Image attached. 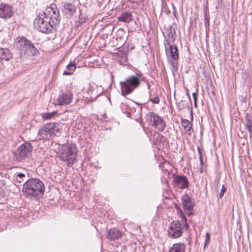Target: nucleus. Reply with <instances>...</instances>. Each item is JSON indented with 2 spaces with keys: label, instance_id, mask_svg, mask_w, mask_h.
<instances>
[{
  "label": "nucleus",
  "instance_id": "1",
  "mask_svg": "<svg viewBox=\"0 0 252 252\" xmlns=\"http://www.w3.org/2000/svg\"><path fill=\"white\" fill-rule=\"evenodd\" d=\"M44 191V185L38 179H30L23 185V194L31 200H36L41 198L43 196Z\"/></svg>",
  "mask_w": 252,
  "mask_h": 252
},
{
  "label": "nucleus",
  "instance_id": "2",
  "mask_svg": "<svg viewBox=\"0 0 252 252\" xmlns=\"http://www.w3.org/2000/svg\"><path fill=\"white\" fill-rule=\"evenodd\" d=\"M175 208L181 221H172L169 224L167 229L168 237L173 239L180 237L183 235L184 229H187L188 227L187 219L185 214L177 205L175 206Z\"/></svg>",
  "mask_w": 252,
  "mask_h": 252
},
{
  "label": "nucleus",
  "instance_id": "3",
  "mask_svg": "<svg viewBox=\"0 0 252 252\" xmlns=\"http://www.w3.org/2000/svg\"><path fill=\"white\" fill-rule=\"evenodd\" d=\"M62 132V126L58 123L46 124L40 128L38 132V137L40 140H49L55 136H59Z\"/></svg>",
  "mask_w": 252,
  "mask_h": 252
},
{
  "label": "nucleus",
  "instance_id": "4",
  "mask_svg": "<svg viewBox=\"0 0 252 252\" xmlns=\"http://www.w3.org/2000/svg\"><path fill=\"white\" fill-rule=\"evenodd\" d=\"M77 153L75 144H67L61 148L59 156L62 160L66 162L67 166L70 167L74 162Z\"/></svg>",
  "mask_w": 252,
  "mask_h": 252
},
{
  "label": "nucleus",
  "instance_id": "5",
  "mask_svg": "<svg viewBox=\"0 0 252 252\" xmlns=\"http://www.w3.org/2000/svg\"><path fill=\"white\" fill-rule=\"evenodd\" d=\"M16 46L20 50L21 57L28 58L33 56L38 53V51L34 45L25 37L18 38Z\"/></svg>",
  "mask_w": 252,
  "mask_h": 252
},
{
  "label": "nucleus",
  "instance_id": "6",
  "mask_svg": "<svg viewBox=\"0 0 252 252\" xmlns=\"http://www.w3.org/2000/svg\"><path fill=\"white\" fill-rule=\"evenodd\" d=\"M120 85L122 95L130 94L140 86V75L137 73L136 75L129 76L124 81L120 82Z\"/></svg>",
  "mask_w": 252,
  "mask_h": 252
},
{
  "label": "nucleus",
  "instance_id": "7",
  "mask_svg": "<svg viewBox=\"0 0 252 252\" xmlns=\"http://www.w3.org/2000/svg\"><path fill=\"white\" fill-rule=\"evenodd\" d=\"M44 12L40 13L33 21L34 27L39 32L49 34L53 32L54 25L46 17Z\"/></svg>",
  "mask_w": 252,
  "mask_h": 252
},
{
  "label": "nucleus",
  "instance_id": "8",
  "mask_svg": "<svg viewBox=\"0 0 252 252\" xmlns=\"http://www.w3.org/2000/svg\"><path fill=\"white\" fill-rule=\"evenodd\" d=\"M32 150L31 144L26 143L22 144L14 153L17 160L20 161L25 159L31 155Z\"/></svg>",
  "mask_w": 252,
  "mask_h": 252
},
{
  "label": "nucleus",
  "instance_id": "9",
  "mask_svg": "<svg viewBox=\"0 0 252 252\" xmlns=\"http://www.w3.org/2000/svg\"><path fill=\"white\" fill-rule=\"evenodd\" d=\"M46 17L54 25H59L61 20V16L59 9L57 8L55 4H51L49 7H48L46 12Z\"/></svg>",
  "mask_w": 252,
  "mask_h": 252
},
{
  "label": "nucleus",
  "instance_id": "10",
  "mask_svg": "<svg viewBox=\"0 0 252 252\" xmlns=\"http://www.w3.org/2000/svg\"><path fill=\"white\" fill-rule=\"evenodd\" d=\"M147 116L153 127H155L160 131H163L165 127V124L160 117L152 112H148Z\"/></svg>",
  "mask_w": 252,
  "mask_h": 252
},
{
  "label": "nucleus",
  "instance_id": "11",
  "mask_svg": "<svg viewBox=\"0 0 252 252\" xmlns=\"http://www.w3.org/2000/svg\"><path fill=\"white\" fill-rule=\"evenodd\" d=\"M176 25L173 24L172 25L164 27V32H163L165 37L164 41V46L169 45V43L174 42L176 39Z\"/></svg>",
  "mask_w": 252,
  "mask_h": 252
},
{
  "label": "nucleus",
  "instance_id": "12",
  "mask_svg": "<svg viewBox=\"0 0 252 252\" xmlns=\"http://www.w3.org/2000/svg\"><path fill=\"white\" fill-rule=\"evenodd\" d=\"M73 94L70 91L61 92L57 98L55 100V105H66L70 104L73 99Z\"/></svg>",
  "mask_w": 252,
  "mask_h": 252
},
{
  "label": "nucleus",
  "instance_id": "13",
  "mask_svg": "<svg viewBox=\"0 0 252 252\" xmlns=\"http://www.w3.org/2000/svg\"><path fill=\"white\" fill-rule=\"evenodd\" d=\"M13 14L12 6L1 3L0 4V18L7 19L11 18Z\"/></svg>",
  "mask_w": 252,
  "mask_h": 252
},
{
  "label": "nucleus",
  "instance_id": "14",
  "mask_svg": "<svg viewBox=\"0 0 252 252\" xmlns=\"http://www.w3.org/2000/svg\"><path fill=\"white\" fill-rule=\"evenodd\" d=\"M175 185L181 189L187 188L189 186L188 179L184 175H176L173 178Z\"/></svg>",
  "mask_w": 252,
  "mask_h": 252
},
{
  "label": "nucleus",
  "instance_id": "15",
  "mask_svg": "<svg viewBox=\"0 0 252 252\" xmlns=\"http://www.w3.org/2000/svg\"><path fill=\"white\" fill-rule=\"evenodd\" d=\"M164 46L166 54L169 55L172 59L177 60L179 58V54L177 46L175 45H171V43H169V45Z\"/></svg>",
  "mask_w": 252,
  "mask_h": 252
},
{
  "label": "nucleus",
  "instance_id": "16",
  "mask_svg": "<svg viewBox=\"0 0 252 252\" xmlns=\"http://www.w3.org/2000/svg\"><path fill=\"white\" fill-rule=\"evenodd\" d=\"M122 236V233L117 228H112L107 230L106 236L110 241H114L120 239Z\"/></svg>",
  "mask_w": 252,
  "mask_h": 252
},
{
  "label": "nucleus",
  "instance_id": "17",
  "mask_svg": "<svg viewBox=\"0 0 252 252\" xmlns=\"http://www.w3.org/2000/svg\"><path fill=\"white\" fill-rule=\"evenodd\" d=\"M63 4V12L70 15H73L76 11V6L72 3L64 2Z\"/></svg>",
  "mask_w": 252,
  "mask_h": 252
},
{
  "label": "nucleus",
  "instance_id": "18",
  "mask_svg": "<svg viewBox=\"0 0 252 252\" xmlns=\"http://www.w3.org/2000/svg\"><path fill=\"white\" fill-rule=\"evenodd\" d=\"M245 123L244 126L248 130L250 134V140L252 143V118L249 114H246L245 116Z\"/></svg>",
  "mask_w": 252,
  "mask_h": 252
},
{
  "label": "nucleus",
  "instance_id": "19",
  "mask_svg": "<svg viewBox=\"0 0 252 252\" xmlns=\"http://www.w3.org/2000/svg\"><path fill=\"white\" fill-rule=\"evenodd\" d=\"M181 125L184 129V130H182V134L184 137V140L186 139L187 142H188V137L189 136V133H188V132L189 131V121L187 119H184L182 118Z\"/></svg>",
  "mask_w": 252,
  "mask_h": 252
},
{
  "label": "nucleus",
  "instance_id": "20",
  "mask_svg": "<svg viewBox=\"0 0 252 252\" xmlns=\"http://www.w3.org/2000/svg\"><path fill=\"white\" fill-rule=\"evenodd\" d=\"M12 58V53L9 49L0 48V58L1 62L2 61H9Z\"/></svg>",
  "mask_w": 252,
  "mask_h": 252
},
{
  "label": "nucleus",
  "instance_id": "21",
  "mask_svg": "<svg viewBox=\"0 0 252 252\" xmlns=\"http://www.w3.org/2000/svg\"><path fill=\"white\" fill-rule=\"evenodd\" d=\"M119 21L129 23L132 19V14L131 12H122L118 17Z\"/></svg>",
  "mask_w": 252,
  "mask_h": 252
},
{
  "label": "nucleus",
  "instance_id": "22",
  "mask_svg": "<svg viewBox=\"0 0 252 252\" xmlns=\"http://www.w3.org/2000/svg\"><path fill=\"white\" fill-rule=\"evenodd\" d=\"M182 202L185 213L188 216H189V196L187 193L182 197Z\"/></svg>",
  "mask_w": 252,
  "mask_h": 252
},
{
  "label": "nucleus",
  "instance_id": "23",
  "mask_svg": "<svg viewBox=\"0 0 252 252\" xmlns=\"http://www.w3.org/2000/svg\"><path fill=\"white\" fill-rule=\"evenodd\" d=\"M75 68V64L70 63L66 66V70L63 71V74L65 75H71L73 73Z\"/></svg>",
  "mask_w": 252,
  "mask_h": 252
},
{
  "label": "nucleus",
  "instance_id": "24",
  "mask_svg": "<svg viewBox=\"0 0 252 252\" xmlns=\"http://www.w3.org/2000/svg\"><path fill=\"white\" fill-rule=\"evenodd\" d=\"M185 246L183 244H175L169 252H184Z\"/></svg>",
  "mask_w": 252,
  "mask_h": 252
},
{
  "label": "nucleus",
  "instance_id": "25",
  "mask_svg": "<svg viewBox=\"0 0 252 252\" xmlns=\"http://www.w3.org/2000/svg\"><path fill=\"white\" fill-rule=\"evenodd\" d=\"M120 107L125 114H126L127 117L131 118L132 117V114L130 111L129 107L126 103H122L120 105Z\"/></svg>",
  "mask_w": 252,
  "mask_h": 252
},
{
  "label": "nucleus",
  "instance_id": "26",
  "mask_svg": "<svg viewBox=\"0 0 252 252\" xmlns=\"http://www.w3.org/2000/svg\"><path fill=\"white\" fill-rule=\"evenodd\" d=\"M58 114L57 111H53L52 112L43 113L41 114L42 118L43 120H50Z\"/></svg>",
  "mask_w": 252,
  "mask_h": 252
},
{
  "label": "nucleus",
  "instance_id": "27",
  "mask_svg": "<svg viewBox=\"0 0 252 252\" xmlns=\"http://www.w3.org/2000/svg\"><path fill=\"white\" fill-rule=\"evenodd\" d=\"M93 87L90 86L89 89L87 90V93L88 94L91 93V96L89 99H91L92 101H93L95 99L97 96H98V95L96 96L95 95H93Z\"/></svg>",
  "mask_w": 252,
  "mask_h": 252
},
{
  "label": "nucleus",
  "instance_id": "28",
  "mask_svg": "<svg viewBox=\"0 0 252 252\" xmlns=\"http://www.w3.org/2000/svg\"><path fill=\"white\" fill-rule=\"evenodd\" d=\"M210 234L209 232H206L205 234V240L204 245V249L210 243Z\"/></svg>",
  "mask_w": 252,
  "mask_h": 252
},
{
  "label": "nucleus",
  "instance_id": "29",
  "mask_svg": "<svg viewBox=\"0 0 252 252\" xmlns=\"http://www.w3.org/2000/svg\"><path fill=\"white\" fill-rule=\"evenodd\" d=\"M25 177V175L23 173H20L17 174L16 180L19 183L23 181V179Z\"/></svg>",
  "mask_w": 252,
  "mask_h": 252
},
{
  "label": "nucleus",
  "instance_id": "30",
  "mask_svg": "<svg viewBox=\"0 0 252 252\" xmlns=\"http://www.w3.org/2000/svg\"><path fill=\"white\" fill-rule=\"evenodd\" d=\"M204 24L206 27L209 25V17L207 14V12L204 14Z\"/></svg>",
  "mask_w": 252,
  "mask_h": 252
},
{
  "label": "nucleus",
  "instance_id": "31",
  "mask_svg": "<svg viewBox=\"0 0 252 252\" xmlns=\"http://www.w3.org/2000/svg\"><path fill=\"white\" fill-rule=\"evenodd\" d=\"M182 18L183 20V24L185 25L186 21L188 19V15L187 13V10H186V12H183L182 13Z\"/></svg>",
  "mask_w": 252,
  "mask_h": 252
},
{
  "label": "nucleus",
  "instance_id": "32",
  "mask_svg": "<svg viewBox=\"0 0 252 252\" xmlns=\"http://www.w3.org/2000/svg\"><path fill=\"white\" fill-rule=\"evenodd\" d=\"M150 100L154 104H158L159 102V98L157 96L154 97V98H151Z\"/></svg>",
  "mask_w": 252,
  "mask_h": 252
},
{
  "label": "nucleus",
  "instance_id": "33",
  "mask_svg": "<svg viewBox=\"0 0 252 252\" xmlns=\"http://www.w3.org/2000/svg\"><path fill=\"white\" fill-rule=\"evenodd\" d=\"M225 191H226V188H225L224 185H222V188H221L220 191L219 193L220 198H221L223 197L224 193L225 192Z\"/></svg>",
  "mask_w": 252,
  "mask_h": 252
},
{
  "label": "nucleus",
  "instance_id": "34",
  "mask_svg": "<svg viewBox=\"0 0 252 252\" xmlns=\"http://www.w3.org/2000/svg\"><path fill=\"white\" fill-rule=\"evenodd\" d=\"M192 96L193 98V101L194 103V105L196 106V101H197V94L196 93H192Z\"/></svg>",
  "mask_w": 252,
  "mask_h": 252
},
{
  "label": "nucleus",
  "instance_id": "35",
  "mask_svg": "<svg viewBox=\"0 0 252 252\" xmlns=\"http://www.w3.org/2000/svg\"><path fill=\"white\" fill-rule=\"evenodd\" d=\"M198 151H199V153H200V164L201 165V166H202V164H203V159H202V156L201 155V153H200V149L198 148Z\"/></svg>",
  "mask_w": 252,
  "mask_h": 252
},
{
  "label": "nucleus",
  "instance_id": "36",
  "mask_svg": "<svg viewBox=\"0 0 252 252\" xmlns=\"http://www.w3.org/2000/svg\"><path fill=\"white\" fill-rule=\"evenodd\" d=\"M192 207H193V206L192 205L191 201H190V213H189L190 216L192 215L191 211V208Z\"/></svg>",
  "mask_w": 252,
  "mask_h": 252
},
{
  "label": "nucleus",
  "instance_id": "37",
  "mask_svg": "<svg viewBox=\"0 0 252 252\" xmlns=\"http://www.w3.org/2000/svg\"><path fill=\"white\" fill-rule=\"evenodd\" d=\"M186 94L188 95V96L189 97V90L187 88H186Z\"/></svg>",
  "mask_w": 252,
  "mask_h": 252
},
{
  "label": "nucleus",
  "instance_id": "38",
  "mask_svg": "<svg viewBox=\"0 0 252 252\" xmlns=\"http://www.w3.org/2000/svg\"><path fill=\"white\" fill-rule=\"evenodd\" d=\"M123 58H124V59H125V62H126V61H127L126 55H124Z\"/></svg>",
  "mask_w": 252,
  "mask_h": 252
},
{
  "label": "nucleus",
  "instance_id": "39",
  "mask_svg": "<svg viewBox=\"0 0 252 252\" xmlns=\"http://www.w3.org/2000/svg\"><path fill=\"white\" fill-rule=\"evenodd\" d=\"M157 134L158 135V137H161V138H163V136H162V135H161L160 134L158 133H157Z\"/></svg>",
  "mask_w": 252,
  "mask_h": 252
},
{
  "label": "nucleus",
  "instance_id": "40",
  "mask_svg": "<svg viewBox=\"0 0 252 252\" xmlns=\"http://www.w3.org/2000/svg\"><path fill=\"white\" fill-rule=\"evenodd\" d=\"M203 167H202V166H201V167L200 168V172L201 173H203Z\"/></svg>",
  "mask_w": 252,
  "mask_h": 252
},
{
  "label": "nucleus",
  "instance_id": "41",
  "mask_svg": "<svg viewBox=\"0 0 252 252\" xmlns=\"http://www.w3.org/2000/svg\"><path fill=\"white\" fill-rule=\"evenodd\" d=\"M141 108H140V109L139 110V114H140V116H141V114H142V113H141Z\"/></svg>",
  "mask_w": 252,
  "mask_h": 252
},
{
  "label": "nucleus",
  "instance_id": "42",
  "mask_svg": "<svg viewBox=\"0 0 252 252\" xmlns=\"http://www.w3.org/2000/svg\"><path fill=\"white\" fill-rule=\"evenodd\" d=\"M139 106H141V104L139 103H136Z\"/></svg>",
  "mask_w": 252,
  "mask_h": 252
},
{
  "label": "nucleus",
  "instance_id": "43",
  "mask_svg": "<svg viewBox=\"0 0 252 252\" xmlns=\"http://www.w3.org/2000/svg\"><path fill=\"white\" fill-rule=\"evenodd\" d=\"M191 120H193V117H192V116H191Z\"/></svg>",
  "mask_w": 252,
  "mask_h": 252
},
{
  "label": "nucleus",
  "instance_id": "44",
  "mask_svg": "<svg viewBox=\"0 0 252 252\" xmlns=\"http://www.w3.org/2000/svg\"><path fill=\"white\" fill-rule=\"evenodd\" d=\"M174 15L176 16V12H174Z\"/></svg>",
  "mask_w": 252,
  "mask_h": 252
},
{
  "label": "nucleus",
  "instance_id": "45",
  "mask_svg": "<svg viewBox=\"0 0 252 252\" xmlns=\"http://www.w3.org/2000/svg\"><path fill=\"white\" fill-rule=\"evenodd\" d=\"M189 128H190V130H191V126H190V127H189Z\"/></svg>",
  "mask_w": 252,
  "mask_h": 252
}]
</instances>
